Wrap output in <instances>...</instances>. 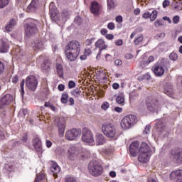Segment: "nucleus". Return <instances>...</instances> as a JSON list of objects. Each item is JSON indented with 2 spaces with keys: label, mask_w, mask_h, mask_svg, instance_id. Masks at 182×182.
<instances>
[{
  "label": "nucleus",
  "mask_w": 182,
  "mask_h": 182,
  "mask_svg": "<svg viewBox=\"0 0 182 182\" xmlns=\"http://www.w3.org/2000/svg\"><path fill=\"white\" fill-rule=\"evenodd\" d=\"M5 71V63L2 61H0V76L4 73Z\"/></svg>",
  "instance_id": "nucleus-47"
},
{
  "label": "nucleus",
  "mask_w": 182,
  "mask_h": 182,
  "mask_svg": "<svg viewBox=\"0 0 182 182\" xmlns=\"http://www.w3.org/2000/svg\"><path fill=\"white\" fill-rule=\"evenodd\" d=\"M137 117L135 115H127L121 121V127L124 130H127L130 129L136 123Z\"/></svg>",
  "instance_id": "nucleus-6"
},
{
  "label": "nucleus",
  "mask_w": 182,
  "mask_h": 182,
  "mask_svg": "<svg viewBox=\"0 0 182 182\" xmlns=\"http://www.w3.org/2000/svg\"><path fill=\"white\" fill-rule=\"evenodd\" d=\"M151 154L140 152L139 156L138 157V161L140 163H143V164H146L150 160V157Z\"/></svg>",
  "instance_id": "nucleus-17"
},
{
  "label": "nucleus",
  "mask_w": 182,
  "mask_h": 182,
  "mask_svg": "<svg viewBox=\"0 0 182 182\" xmlns=\"http://www.w3.org/2000/svg\"><path fill=\"white\" fill-rule=\"evenodd\" d=\"M177 177H182V170L181 169H178L176 171H173L170 173V178L171 180H176Z\"/></svg>",
  "instance_id": "nucleus-24"
},
{
  "label": "nucleus",
  "mask_w": 182,
  "mask_h": 182,
  "mask_svg": "<svg viewBox=\"0 0 182 182\" xmlns=\"http://www.w3.org/2000/svg\"><path fill=\"white\" fill-rule=\"evenodd\" d=\"M151 129V127L150 125H146L143 132L144 134H149V132H150Z\"/></svg>",
  "instance_id": "nucleus-51"
},
{
  "label": "nucleus",
  "mask_w": 182,
  "mask_h": 182,
  "mask_svg": "<svg viewBox=\"0 0 182 182\" xmlns=\"http://www.w3.org/2000/svg\"><path fill=\"white\" fill-rule=\"evenodd\" d=\"M167 6H170V1H168V0H165V1L163 2V7H164V8H167Z\"/></svg>",
  "instance_id": "nucleus-63"
},
{
  "label": "nucleus",
  "mask_w": 182,
  "mask_h": 182,
  "mask_svg": "<svg viewBox=\"0 0 182 182\" xmlns=\"http://www.w3.org/2000/svg\"><path fill=\"white\" fill-rule=\"evenodd\" d=\"M41 69L43 70H50V62L49 60H45L41 64Z\"/></svg>",
  "instance_id": "nucleus-33"
},
{
  "label": "nucleus",
  "mask_w": 182,
  "mask_h": 182,
  "mask_svg": "<svg viewBox=\"0 0 182 182\" xmlns=\"http://www.w3.org/2000/svg\"><path fill=\"white\" fill-rule=\"evenodd\" d=\"M106 38H107V39L112 41V40L114 39V36H113V34H107Z\"/></svg>",
  "instance_id": "nucleus-64"
},
{
  "label": "nucleus",
  "mask_w": 182,
  "mask_h": 182,
  "mask_svg": "<svg viewBox=\"0 0 182 182\" xmlns=\"http://www.w3.org/2000/svg\"><path fill=\"white\" fill-rule=\"evenodd\" d=\"M164 93L168 96H169V97H173L174 96V92L173 91V86L164 85Z\"/></svg>",
  "instance_id": "nucleus-25"
},
{
  "label": "nucleus",
  "mask_w": 182,
  "mask_h": 182,
  "mask_svg": "<svg viewBox=\"0 0 182 182\" xmlns=\"http://www.w3.org/2000/svg\"><path fill=\"white\" fill-rule=\"evenodd\" d=\"M139 152L140 153H149V154H151V151L150 150V146L146 142H142L141 144V146H140V148H139Z\"/></svg>",
  "instance_id": "nucleus-23"
},
{
  "label": "nucleus",
  "mask_w": 182,
  "mask_h": 182,
  "mask_svg": "<svg viewBox=\"0 0 182 182\" xmlns=\"http://www.w3.org/2000/svg\"><path fill=\"white\" fill-rule=\"evenodd\" d=\"M109 107H110V105L107 102H104L101 105V108L102 109V110H107Z\"/></svg>",
  "instance_id": "nucleus-45"
},
{
  "label": "nucleus",
  "mask_w": 182,
  "mask_h": 182,
  "mask_svg": "<svg viewBox=\"0 0 182 182\" xmlns=\"http://www.w3.org/2000/svg\"><path fill=\"white\" fill-rule=\"evenodd\" d=\"M82 134V129H72L68 130L65 133V139L67 140H76Z\"/></svg>",
  "instance_id": "nucleus-9"
},
{
  "label": "nucleus",
  "mask_w": 182,
  "mask_h": 182,
  "mask_svg": "<svg viewBox=\"0 0 182 182\" xmlns=\"http://www.w3.org/2000/svg\"><path fill=\"white\" fill-rule=\"evenodd\" d=\"M107 28L109 29V31H113L116 28V26L114 25V23L110 22L107 25Z\"/></svg>",
  "instance_id": "nucleus-50"
},
{
  "label": "nucleus",
  "mask_w": 182,
  "mask_h": 182,
  "mask_svg": "<svg viewBox=\"0 0 182 182\" xmlns=\"http://www.w3.org/2000/svg\"><path fill=\"white\" fill-rule=\"evenodd\" d=\"M82 141H84V143H88L89 144H92V143L95 141L93 133H92V131L88 128H84L82 129Z\"/></svg>",
  "instance_id": "nucleus-11"
},
{
  "label": "nucleus",
  "mask_w": 182,
  "mask_h": 182,
  "mask_svg": "<svg viewBox=\"0 0 182 182\" xmlns=\"http://www.w3.org/2000/svg\"><path fill=\"white\" fill-rule=\"evenodd\" d=\"M9 4V0H0V8H5Z\"/></svg>",
  "instance_id": "nucleus-37"
},
{
  "label": "nucleus",
  "mask_w": 182,
  "mask_h": 182,
  "mask_svg": "<svg viewBox=\"0 0 182 182\" xmlns=\"http://www.w3.org/2000/svg\"><path fill=\"white\" fill-rule=\"evenodd\" d=\"M95 47L101 48V50H104L105 49L107 48V46L105 44V41H103L102 39H99L95 43Z\"/></svg>",
  "instance_id": "nucleus-28"
},
{
  "label": "nucleus",
  "mask_w": 182,
  "mask_h": 182,
  "mask_svg": "<svg viewBox=\"0 0 182 182\" xmlns=\"http://www.w3.org/2000/svg\"><path fill=\"white\" fill-rule=\"evenodd\" d=\"M93 42H95V38L87 39L85 42V46H91Z\"/></svg>",
  "instance_id": "nucleus-44"
},
{
  "label": "nucleus",
  "mask_w": 182,
  "mask_h": 182,
  "mask_svg": "<svg viewBox=\"0 0 182 182\" xmlns=\"http://www.w3.org/2000/svg\"><path fill=\"white\" fill-rule=\"evenodd\" d=\"M50 171L53 173L55 178H58V173H60V166L56 162H53L50 166Z\"/></svg>",
  "instance_id": "nucleus-21"
},
{
  "label": "nucleus",
  "mask_w": 182,
  "mask_h": 182,
  "mask_svg": "<svg viewBox=\"0 0 182 182\" xmlns=\"http://www.w3.org/2000/svg\"><path fill=\"white\" fill-rule=\"evenodd\" d=\"M116 22H118V23H122L123 22V17L122 16H117L115 18Z\"/></svg>",
  "instance_id": "nucleus-55"
},
{
  "label": "nucleus",
  "mask_w": 182,
  "mask_h": 182,
  "mask_svg": "<svg viewBox=\"0 0 182 182\" xmlns=\"http://www.w3.org/2000/svg\"><path fill=\"white\" fill-rule=\"evenodd\" d=\"M33 49L34 50H39L41 49H42L43 48V42H42L41 41L39 40H36L34 42V45H33Z\"/></svg>",
  "instance_id": "nucleus-32"
},
{
  "label": "nucleus",
  "mask_w": 182,
  "mask_h": 182,
  "mask_svg": "<svg viewBox=\"0 0 182 182\" xmlns=\"http://www.w3.org/2000/svg\"><path fill=\"white\" fill-rule=\"evenodd\" d=\"M96 143L97 146H102V144H105V143H106V139H105V136L100 134H97Z\"/></svg>",
  "instance_id": "nucleus-26"
},
{
  "label": "nucleus",
  "mask_w": 182,
  "mask_h": 182,
  "mask_svg": "<svg viewBox=\"0 0 182 182\" xmlns=\"http://www.w3.org/2000/svg\"><path fill=\"white\" fill-rule=\"evenodd\" d=\"M116 101L120 106H124V97L119 95L117 97Z\"/></svg>",
  "instance_id": "nucleus-35"
},
{
  "label": "nucleus",
  "mask_w": 182,
  "mask_h": 182,
  "mask_svg": "<svg viewBox=\"0 0 182 182\" xmlns=\"http://www.w3.org/2000/svg\"><path fill=\"white\" fill-rule=\"evenodd\" d=\"M103 170V166L97 161H91L88 164V171L94 177L102 176Z\"/></svg>",
  "instance_id": "nucleus-4"
},
{
  "label": "nucleus",
  "mask_w": 182,
  "mask_h": 182,
  "mask_svg": "<svg viewBox=\"0 0 182 182\" xmlns=\"http://www.w3.org/2000/svg\"><path fill=\"white\" fill-rule=\"evenodd\" d=\"M144 39V38L143 37V36H139L138 38H136L134 40V45H139V43H141V42H143Z\"/></svg>",
  "instance_id": "nucleus-38"
},
{
  "label": "nucleus",
  "mask_w": 182,
  "mask_h": 182,
  "mask_svg": "<svg viewBox=\"0 0 182 182\" xmlns=\"http://www.w3.org/2000/svg\"><path fill=\"white\" fill-rule=\"evenodd\" d=\"M151 62H154V56L153 55L149 57L148 60L146 61V65H149L151 63Z\"/></svg>",
  "instance_id": "nucleus-52"
},
{
  "label": "nucleus",
  "mask_w": 182,
  "mask_h": 182,
  "mask_svg": "<svg viewBox=\"0 0 182 182\" xmlns=\"http://www.w3.org/2000/svg\"><path fill=\"white\" fill-rule=\"evenodd\" d=\"M84 53H85L87 56H89L90 55H92V49H90V48H86Z\"/></svg>",
  "instance_id": "nucleus-62"
},
{
  "label": "nucleus",
  "mask_w": 182,
  "mask_h": 182,
  "mask_svg": "<svg viewBox=\"0 0 182 182\" xmlns=\"http://www.w3.org/2000/svg\"><path fill=\"white\" fill-rule=\"evenodd\" d=\"M80 43L76 40L70 41L65 47V54L70 62H75L80 53Z\"/></svg>",
  "instance_id": "nucleus-1"
},
{
  "label": "nucleus",
  "mask_w": 182,
  "mask_h": 182,
  "mask_svg": "<svg viewBox=\"0 0 182 182\" xmlns=\"http://www.w3.org/2000/svg\"><path fill=\"white\" fill-rule=\"evenodd\" d=\"M55 126L58 128L59 137L65 136V129H66V122L63 118L55 119Z\"/></svg>",
  "instance_id": "nucleus-10"
},
{
  "label": "nucleus",
  "mask_w": 182,
  "mask_h": 182,
  "mask_svg": "<svg viewBox=\"0 0 182 182\" xmlns=\"http://www.w3.org/2000/svg\"><path fill=\"white\" fill-rule=\"evenodd\" d=\"M18 114H20V116H22V117H25V116H26V114H28V109L23 108L20 110Z\"/></svg>",
  "instance_id": "nucleus-46"
},
{
  "label": "nucleus",
  "mask_w": 182,
  "mask_h": 182,
  "mask_svg": "<svg viewBox=\"0 0 182 182\" xmlns=\"http://www.w3.org/2000/svg\"><path fill=\"white\" fill-rule=\"evenodd\" d=\"M65 182H77L76 178L72 176H67L65 178Z\"/></svg>",
  "instance_id": "nucleus-43"
},
{
  "label": "nucleus",
  "mask_w": 182,
  "mask_h": 182,
  "mask_svg": "<svg viewBox=\"0 0 182 182\" xmlns=\"http://www.w3.org/2000/svg\"><path fill=\"white\" fill-rule=\"evenodd\" d=\"M58 89L60 92H63L65 90V85L63 84H60L58 86Z\"/></svg>",
  "instance_id": "nucleus-61"
},
{
  "label": "nucleus",
  "mask_w": 182,
  "mask_h": 182,
  "mask_svg": "<svg viewBox=\"0 0 182 182\" xmlns=\"http://www.w3.org/2000/svg\"><path fill=\"white\" fill-rule=\"evenodd\" d=\"M114 64L116 66H122V65H123V62L120 59H117L114 61Z\"/></svg>",
  "instance_id": "nucleus-56"
},
{
  "label": "nucleus",
  "mask_w": 182,
  "mask_h": 182,
  "mask_svg": "<svg viewBox=\"0 0 182 182\" xmlns=\"http://www.w3.org/2000/svg\"><path fill=\"white\" fill-rule=\"evenodd\" d=\"M180 22V17L178 16H175L173 18V23L177 24Z\"/></svg>",
  "instance_id": "nucleus-54"
},
{
  "label": "nucleus",
  "mask_w": 182,
  "mask_h": 182,
  "mask_svg": "<svg viewBox=\"0 0 182 182\" xmlns=\"http://www.w3.org/2000/svg\"><path fill=\"white\" fill-rule=\"evenodd\" d=\"M155 129L158 133H163L166 130V124L161 120H158L155 124Z\"/></svg>",
  "instance_id": "nucleus-20"
},
{
  "label": "nucleus",
  "mask_w": 182,
  "mask_h": 182,
  "mask_svg": "<svg viewBox=\"0 0 182 182\" xmlns=\"http://www.w3.org/2000/svg\"><path fill=\"white\" fill-rule=\"evenodd\" d=\"M169 59L171 60L176 61L177 59H178V55L176 53H171L169 55Z\"/></svg>",
  "instance_id": "nucleus-40"
},
{
  "label": "nucleus",
  "mask_w": 182,
  "mask_h": 182,
  "mask_svg": "<svg viewBox=\"0 0 182 182\" xmlns=\"http://www.w3.org/2000/svg\"><path fill=\"white\" fill-rule=\"evenodd\" d=\"M15 25H16V21L14 18L11 19L5 27L6 31H7V32H11L14 29Z\"/></svg>",
  "instance_id": "nucleus-27"
},
{
  "label": "nucleus",
  "mask_w": 182,
  "mask_h": 182,
  "mask_svg": "<svg viewBox=\"0 0 182 182\" xmlns=\"http://www.w3.org/2000/svg\"><path fill=\"white\" fill-rule=\"evenodd\" d=\"M60 102L61 103H63V105H66L68 102H70V106H73V105H75V99H73V97L69 98V95L68 94V92H63L62 94Z\"/></svg>",
  "instance_id": "nucleus-16"
},
{
  "label": "nucleus",
  "mask_w": 182,
  "mask_h": 182,
  "mask_svg": "<svg viewBox=\"0 0 182 182\" xmlns=\"http://www.w3.org/2000/svg\"><path fill=\"white\" fill-rule=\"evenodd\" d=\"M158 102L159 101L155 100L153 96H149L144 101H139L138 107L141 112H146V109H147L149 112H154V110H156V107H157L156 103Z\"/></svg>",
  "instance_id": "nucleus-2"
},
{
  "label": "nucleus",
  "mask_w": 182,
  "mask_h": 182,
  "mask_svg": "<svg viewBox=\"0 0 182 182\" xmlns=\"http://www.w3.org/2000/svg\"><path fill=\"white\" fill-rule=\"evenodd\" d=\"M56 70L57 75H58L59 77L63 79V65H62V64L57 63Z\"/></svg>",
  "instance_id": "nucleus-30"
},
{
  "label": "nucleus",
  "mask_w": 182,
  "mask_h": 182,
  "mask_svg": "<svg viewBox=\"0 0 182 182\" xmlns=\"http://www.w3.org/2000/svg\"><path fill=\"white\" fill-rule=\"evenodd\" d=\"M169 158L176 164H182V150L172 149L169 154Z\"/></svg>",
  "instance_id": "nucleus-7"
},
{
  "label": "nucleus",
  "mask_w": 182,
  "mask_h": 182,
  "mask_svg": "<svg viewBox=\"0 0 182 182\" xmlns=\"http://www.w3.org/2000/svg\"><path fill=\"white\" fill-rule=\"evenodd\" d=\"M46 147H48V149H50V147H52V141H50V140L49 139H47L46 141Z\"/></svg>",
  "instance_id": "nucleus-60"
},
{
  "label": "nucleus",
  "mask_w": 182,
  "mask_h": 182,
  "mask_svg": "<svg viewBox=\"0 0 182 182\" xmlns=\"http://www.w3.org/2000/svg\"><path fill=\"white\" fill-rule=\"evenodd\" d=\"M23 86H25V80H22V81L20 83V87H21V92L22 96L25 95V89L23 88Z\"/></svg>",
  "instance_id": "nucleus-42"
},
{
  "label": "nucleus",
  "mask_w": 182,
  "mask_h": 182,
  "mask_svg": "<svg viewBox=\"0 0 182 182\" xmlns=\"http://www.w3.org/2000/svg\"><path fill=\"white\" fill-rule=\"evenodd\" d=\"M24 31L28 38L36 35L39 32V30H38V21L32 18L26 20L24 22Z\"/></svg>",
  "instance_id": "nucleus-3"
},
{
  "label": "nucleus",
  "mask_w": 182,
  "mask_h": 182,
  "mask_svg": "<svg viewBox=\"0 0 182 182\" xmlns=\"http://www.w3.org/2000/svg\"><path fill=\"white\" fill-rule=\"evenodd\" d=\"M139 141H134L129 145V153L132 157H136L137 156V153L139 152Z\"/></svg>",
  "instance_id": "nucleus-15"
},
{
  "label": "nucleus",
  "mask_w": 182,
  "mask_h": 182,
  "mask_svg": "<svg viewBox=\"0 0 182 182\" xmlns=\"http://www.w3.org/2000/svg\"><path fill=\"white\" fill-rule=\"evenodd\" d=\"M45 173H41L36 178L34 182H41V180H45Z\"/></svg>",
  "instance_id": "nucleus-41"
},
{
  "label": "nucleus",
  "mask_w": 182,
  "mask_h": 182,
  "mask_svg": "<svg viewBox=\"0 0 182 182\" xmlns=\"http://www.w3.org/2000/svg\"><path fill=\"white\" fill-rule=\"evenodd\" d=\"M33 147L36 151H42V141L38 137L33 140Z\"/></svg>",
  "instance_id": "nucleus-22"
},
{
  "label": "nucleus",
  "mask_w": 182,
  "mask_h": 182,
  "mask_svg": "<svg viewBox=\"0 0 182 182\" xmlns=\"http://www.w3.org/2000/svg\"><path fill=\"white\" fill-rule=\"evenodd\" d=\"M68 156L70 160H76V159H77L79 154L75 146L69 148L68 151Z\"/></svg>",
  "instance_id": "nucleus-19"
},
{
  "label": "nucleus",
  "mask_w": 182,
  "mask_h": 182,
  "mask_svg": "<svg viewBox=\"0 0 182 182\" xmlns=\"http://www.w3.org/2000/svg\"><path fill=\"white\" fill-rule=\"evenodd\" d=\"M117 0H107V8L108 9H114L117 4H116Z\"/></svg>",
  "instance_id": "nucleus-34"
},
{
  "label": "nucleus",
  "mask_w": 182,
  "mask_h": 182,
  "mask_svg": "<svg viewBox=\"0 0 182 182\" xmlns=\"http://www.w3.org/2000/svg\"><path fill=\"white\" fill-rule=\"evenodd\" d=\"M80 93H82V92L79 88H77L72 92L73 96H75V97H79V96H80Z\"/></svg>",
  "instance_id": "nucleus-39"
},
{
  "label": "nucleus",
  "mask_w": 182,
  "mask_h": 182,
  "mask_svg": "<svg viewBox=\"0 0 182 182\" xmlns=\"http://www.w3.org/2000/svg\"><path fill=\"white\" fill-rule=\"evenodd\" d=\"M55 4L50 3V14L52 19H55L56 16L58 15V13H56V10L54 7Z\"/></svg>",
  "instance_id": "nucleus-31"
},
{
  "label": "nucleus",
  "mask_w": 182,
  "mask_h": 182,
  "mask_svg": "<svg viewBox=\"0 0 182 182\" xmlns=\"http://www.w3.org/2000/svg\"><path fill=\"white\" fill-rule=\"evenodd\" d=\"M100 9H102V6L97 1H94L91 3L90 11L92 14L99 15Z\"/></svg>",
  "instance_id": "nucleus-18"
},
{
  "label": "nucleus",
  "mask_w": 182,
  "mask_h": 182,
  "mask_svg": "<svg viewBox=\"0 0 182 182\" xmlns=\"http://www.w3.org/2000/svg\"><path fill=\"white\" fill-rule=\"evenodd\" d=\"M39 7V1L32 0L30 4L26 9V12L28 14H35Z\"/></svg>",
  "instance_id": "nucleus-13"
},
{
  "label": "nucleus",
  "mask_w": 182,
  "mask_h": 182,
  "mask_svg": "<svg viewBox=\"0 0 182 182\" xmlns=\"http://www.w3.org/2000/svg\"><path fill=\"white\" fill-rule=\"evenodd\" d=\"M151 12L146 11V12H145L142 14V18L144 19H149V18H151Z\"/></svg>",
  "instance_id": "nucleus-49"
},
{
  "label": "nucleus",
  "mask_w": 182,
  "mask_h": 182,
  "mask_svg": "<svg viewBox=\"0 0 182 182\" xmlns=\"http://www.w3.org/2000/svg\"><path fill=\"white\" fill-rule=\"evenodd\" d=\"M164 72H166V65L164 64L160 63L154 65V73L156 76H163Z\"/></svg>",
  "instance_id": "nucleus-14"
},
{
  "label": "nucleus",
  "mask_w": 182,
  "mask_h": 182,
  "mask_svg": "<svg viewBox=\"0 0 182 182\" xmlns=\"http://www.w3.org/2000/svg\"><path fill=\"white\" fill-rule=\"evenodd\" d=\"M26 86L29 90L34 92L38 87V78L35 75H28L26 79Z\"/></svg>",
  "instance_id": "nucleus-8"
},
{
  "label": "nucleus",
  "mask_w": 182,
  "mask_h": 182,
  "mask_svg": "<svg viewBox=\"0 0 182 182\" xmlns=\"http://www.w3.org/2000/svg\"><path fill=\"white\" fill-rule=\"evenodd\" d=\"M114 112H117V113H122V112H123V108L120 107H115L114 108Z\"/></svg>",
  "instance_id": "nucleus-59"
},
{
  "label": "nucleus",
  "mask_w": 182,
  "mask_h": 182,
  "mask_svg": "<svg viewBox=\"0 0 182 182\" xmlns=\"http://www.w3.org/2000/svg\"><path fill=\"white\" fill-rule=\"evenodd\" d=\"M12 102H14V95L6 94L0 100V107L2 109L4 106H9Z\"/></svg>",
  "instance_id": "nucleus-12"
},
{
  "label": "nucleus",
  "mask_w": 182,
  "mask_h": 182,
  "mask_svg": "<svg viewBox=\"0 0 182 182\" xmlns=\"http://www.w3.org/2000/svg\"><path fill=\"white\" fill-rule=\"evenodd\" d=\"M9 50V44L5 41H2L1 45L0 46V52L1 53H6Z\"/></svg>",
  "instance_id": "nucleus-29"
},
{
  "label": "nucleus",
  "mask_w": 182,
  "mask_h": 182,
  "mask_svg": "<svg viewBox=\"0 0 182 182\" xmlns=\"http://www.w3.org/2000/svg\"><path fill=\"white\" fill-rule=\"evenodd\" d=\"M19 82V77L18 75H15L12 79V82L14 83V85H16Z\"/></svg>",
  "instance_id": "nucleus-57"
},
{
  "label": "nucleus",
  "mask_w": 182,
  "mask_h": 182,
  "mask_svg": "<svg viewBox=\"0 0 182 182\" xmlns=\"http://www.w3.org/2000/svg\"><path fill=\"white\" fill-rule=\"evenodd\" d=\"M76 83L72 80L69 81L68 82V87L69 89H73V87H75Z\"/></svg>",
  "instance_id": "nucleus-53"
},
{
  "label": "nucleus",
  "mask_w": 182,
  "mask_h": 182,
  "mask_svg": "<svg viewBox=\"0 0 182 182\" xmlns=\"http://www.w3.org/2000/svg\"><path fill=\"white\" fill-rule=\"evenodd\" d=\"M154 26H156V28H159V26H163V20L157 19L154 22Z\"/></svg>",
  "instance_id": "nucleus-48"
},
{
  "label": "nucleus",
  "mask_w": 182,
  "mask_h": 182,
  "mask_svg": "<svg viewBox=\"0 0 182 182\" xmlns=\"http://www.w3.org/2000/svg\"><path fill=\"white\" fill-rule=\"evenodd\" d=\"M157 14H159L157 10H154L152 11V13L151 14V17H150L151 22H153V21H156V19H157Z\"/></svg>",
  "instance_id": "nucleus-36"
},
{
  "label": "nucleus",
  "mask_w": 182,
  "mask_h": 182,
  "mask_svg": "<svg viewBox=\"0 0 182 182\" xmlns=\"http://www.w3.org/2000/svg\"><path fill=\"white\" fill-rule=\"evenodd\" d=\"M102 130L105 136L107 137L112 139V140H117V130H116V127H114L113 124H103Z\"/></svg>",
  "instance_id": "nucleus-5"
},
{
  "label": "nucleus",
  "mask_w": 182,
  "mask_h": 182,
  "mask_svg": "<svg viewBox=\"0 0 182 182\" xmlns=\"http://www.w3.org/2000/svg\"><path fill=\"white\" fill-rule=\"evenodd\" d=\"M114 43H115V45H116L117 46H122V45H123V40L119 39V40L116 41L114 42Z\"/></svg>",
  "instance_id": "nucleus-58"
}]
</instances>
